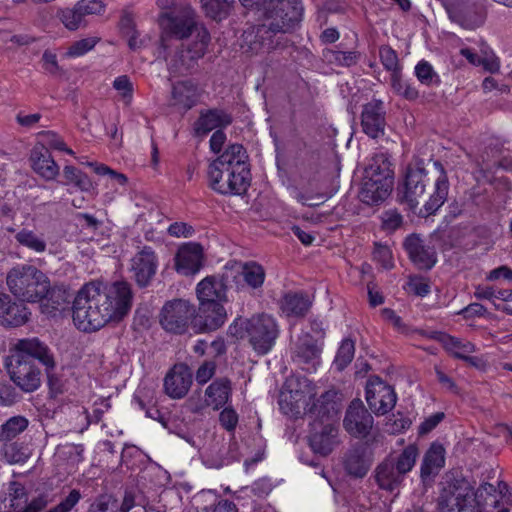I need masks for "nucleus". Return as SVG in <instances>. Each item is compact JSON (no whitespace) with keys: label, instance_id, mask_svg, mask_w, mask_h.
I'll use <instances>...</instances> for the list:
<instances>
[{"label":"nucleus","instance_id":"obj_58","mask_svg":"<svg viewBox=\"0 0 512 512\" xmlns=\"http://www.w3.org/2000/svg\"><path fill=\"white\" fill-rule=\"evenodd\" d=\"M44 142L53 149L64 151L70 155H73L74 152L70 148H68L65 144V142L62 140L61 137H59L56 133L52 131H43L39 134Z\"/></svg>","mask_w":512,"mask_h":512},{"label":"nucleus","instance_id":"obj_54","mask_svg":"<svg viewBox=\"0 0 512 512\" xmlns=\"http://www.w3.org/2000/svg\"><path fill=\"white\" fill-rule=\"evenodd\" d=\"M89 512H118L117 500L111 495H100L91 504Z\"/></svg>","mask_w":512,"mask_h":512},{"label":"nucleus","instance_id":"obj_34","mask_svg":"<svg viewBox=\"0 0 512 512\" xmlns=\"http://www.w3.org/2000/svg\"><path fill=\"white\" fill-rule=\"evenodd\" d=\"M294 380L288 381L286 389L279 395L281 411L289 416L297 417L301 414V408L305 403V395L298 388H293Z\"/></svg>","mask_w":512,"mask_h":512},{"label":"nucleus","instance_id":"obj_5","mask_svg":"<svg viewBox=\"0 0 512 512\" xmlns=\"http://www.w3.org/2000/svg\"><path fill=\"white\" fill-rule=\"evenodd\" d=\"M394 184V171L387 153L375 154L365 169L360 200L367 205H378L390 195Z\"/></svg>","mask_w":512,"mask_h":512},{"label":"nucleus","instance_id":"obj_39","mask_svg":"<svg viewBox=\"0 0 512 512\" xmlns=\"http://www.w3.org/2000/svg\"><path fill=\"white\" fill-rule=\"evenodd\" d=\"M235 280L233 284L238 288L241 281H244L249 287L253 289L260 288L265 280V271L263 267L256 262H249L244 264L240 270H234Z\"/></svg>","mask_w":512,"mask_h":512},{"label":"nucleus","instance_id":"obj_7","mask_svg":"<svg viewBox=\"0 0 512 512\" xmlns=\"http://www.w3.org/2000/svg\"><path fill=\"white\" fill-rule=\"evenodd\" d=\"M418 455V448L413 444L408 445L397 456L388 455L374 470L378 487L388 492L399 490L406 475L415 466Z\"/></svg>","mask_w":512,"mask_h":512},{"label":"nucleus","instance_id":"obj_52","mask_svg":"<svg viewBox=\"0 0 512 512\" xmlns=\"http://www.w3.org/2000/svg\"><path fill=\"white\" fill-rule=\"evenodd\" d=\"M379 56L381 63L383 64L386 70L391 71V74L400 72L397 53L390 46L380 47Z\"/></svg>","mask_w":512,"mask_h":512},{"label":"nucleus","instance_id":"obj_10","mask_svg":"<svg viewBox=\"0 0 512 512\" xmlns=\"http://www.w3.org/2000/svg\"><path fill=\"white\" fill-rule=\"evenodd\" d=\"M161 26L164 32L177 39H184L198 31L203 25L196 20V13L188 3H181L170 12L161 14Z\"/></svg>","mask_w":512,"mask_h":512},{"label":"nucleus","instance_id":"obj_31","mask_svg":"<svg viewBox=\"0 0 512 512\" xmlns=\"http://www.w3.org/2000/svg\"><path fill=\"white\" fill-rule=\"evenodd\" d=\"M7 490L6 495L0 496V512H24L28 502V494L24 485L11 481Z\"/></svg>","mask_w":512,"mask_h":512},{"label":"nucleus","instance_id":"obj_41","mask_svg":"<svg viewBox=\"0 0 512 512\" xmlns=\"http://www.w3.org/2000/svg\"><path fill=\"white\" fill-rule=\"evenodd\" d=\"M29 421L26 417L17 415L9 418L0 426V442L7 443L27 429Z\"/></svg>","mask_w":512,"mask_h":512},{"label":"nucleus","instance_id":"obj_32","mask_svg":"<svg viewBox=\"0 0 512 512\" xmlns=\"http://www.w3.org/2000/svg\"><path fill=\"white\" fill-rule=\"evenodd\" d=\"M321 346L310 334H303L295 345V358L298 362L310 365L312 368L319 363Z\"/></svg>","mask_w":512,"mask_h":512},{"label":"nucleus","instance_id":"obj_49","mask_svg":"<svg viewBox=\"0 0 512 512\" xmlns=\"http://www.w3.org/2000/svg\"><path fill=\"white\" fill-rule=\"evenodd\" d=\"M354 352V342L351 339H344L334 360V364L339 371L343 370L353 360Z\"/></svg>","mask_w":512,"mask_h":512},{"label":"nucleus","instance_id":"obj_42","mask_svg":"<svg viewBox=\"0 0 512 512\" xmlns=\"http://www.w3.org/2000/svg\"><path fill=\"white\" fill-rule=\"evenodd\" d=\"M205 14L213 20L227 18L235 4V0H201Z\"/></svg>","mask_w":512,"mask_h":512},{"label":"nucleus","instance_id":"obj_64","mask_svg":"<svg viewBox=\"0 0 512 512\" xmlns=\"http://www.w3.org/2000/svg\"><path fill=\"white\" fill-rule=\"evenodd\" d=\"M216 364L214 361H205L196 372V381L199 384H205L214 375Z\"/></svg>","mask_w":512,"mask_h":512},{"label":"nucleus","instance_id":"obj_23","mask_svg":"<svg viewBox=\"0 0 512 512\" xmlns=\"http://www.w3.org/2000/svg\"><path fill=\"white\" fill-rule=\"evenodd\" d=\"M226 316V311L221 303L204 302L199 304L192 325L197 332L214 331L224 324Z\"/></svg>","mask_w":512,"mask_h":512},{"label":"nucleus","instance_id":"obj_14","mask_svg":"<svg viewBox=\"0 0 512 512\" xmlns=\"http://www.w3.org/2000/svg\"><path fill=\"white\" fill-rule=\"evenodd\" d=\"M426 170L424 162L418 160L414 165L406 168L403 184L397 189L398 199L401 203H405L410 209H414L419 204V198L422 197L426 190Z\"/></svg>","mask_w":512,"mask_h":512},{"label":"nucleus","instance_id":"obj_13","mask_svg":"<svg viewBox=\"0 0 512 512\" xmlns=\"http://www.w3.org/2000/svg\"><path fill=\"white\" fill-rule=\"evenodd\" d=\"M210 42V34L205 27H201L195 40L184 47L178 49L169 63V69L172 73L184 75L189 72L196 62L202 58Z\"/></svg>","mask_w":512,"mask_h":512},{"label":"nucleus","instance_id":"obj_9","mask_svg":"<svg viewBox=\"0 0 512 512\" xmlns=\"http://www.w3.org/2000/svg\"><path fill=\"white\" fill-rule=\"evenodd\" d=\"M326 395H322L312 407L309 413L316 418H326L327 422L315 420L312 424V432L308 437L309 446L314 453L322 456L329 455L339 444L338 429L330 421V412L334 411V402H326Z\"/></svg>","mask_w":512,"mask_h":512},{"label":"nucleus","instance_id":"obj_37","mask_svg":"<svg viewBox=\"0 0 512 512\" xmlns=\"http://www.w3.org/2000/svg\"><path fill=\"white\" fill-rule=\"evenodd\" d=\"M73 294H71L63 286L50 287L46 296L43 298V312L54 314L57 311L65 310L71 302Z\"/></svg>","mask_w":512,"mask_h":512},{"label":"nucleus","instance_id":"obj_2","mask_svg":"<svg viewBox=\"0 0 512 512\" xmlns=\"http://www.w3.org/2000/svg\"><path fill=\"white\" fill-rule=\"evenodd\" d=\"M129 283L117 281L103 287L99 282L85 284L73 299V321L84 332L97 331L109 321H120L132 306Z\"/></svg>","mask_w":512,"mask_h":512},{"label":"nucleus","instance_id":"obj_59","mask_svg":"<svg viewBox=\"0 0 512 512\" xmlns=\"http://www.w3.org/2000/svg\"><path fill=\"white\" fill-rule=\"evenodd\" d=\"M81 497L80 491L73 489L57 506L47 512H69L79 502Z\"/></svg>","mask_w":512,"mask_h":512},{"label":"nucleus","instance_id":"obj_56","mask_svg":"<svg viewBox=\"0 0 512 512\" xmlns=\"http://www.w3.org/2000/svg\"><path fill=\"white\" fill-rule=\"evenodd\" d=\"M19 399V393L11 384L0 381V406H12Z\"/></svg>","mask_w":512,"mask_h":512},{"label":"nucleus","instance_id":"obj_30","mask_svg":"<svg viewBox=\"0 0 512 512\" xmlns=\"http://www.w3.org/2000/svg\"><path fill=\"white\" fill-rule=\"evenodd\" d=\"M232 116L222 109H209L201 112L195 122L197 135L204 136L216 128L226 127L232 123Z\"/></svg>","mask_w":512,"mask_h":512},{"label":"nucleus","instance_id":"obj_51","mask_svg":"<svg viewBox=\"0 0 512 512\" xmlns=\"http://www.w3.org/2000/svg\"><path fill=\"white\" fill-rule=\"evenodd\" d=\"M58 16L64 26L69 30L78 29L84 20V16L78 11L76 5L71 9L66 8L60 10Z\"/></svg>","mask_w":512,"mask_h":512},{"label":"nucleus","instance_id":"obj_46","mask_svg":"<svg viewBox=\"0 0 512 512\" xmlns=\"http://www.w3.org/2000/svg\"><path fill=\"white\" fill-rule=\"evenodd\" d=\"M15 239L19 244L22 246H25L37 253H43L46 250V242L45 240L35 234L33 231L28 229H22L20 230L16 236Z\"/></svg>","mask_w":512,"mask_h":512},{"label":"nucleus","instance_id":"obj_48","mask_svg":"<svg viewBox=\"0 0 512 512\" xmlns=\"http://www.w3.org/2000/svg\"><path fill=\"white\" fill-rule=\"evenodd\" d=\"M418 80L427 86H438L441 83L439 75L427 61H420L415 67Z\"/></svg>","mask_w":512,"mask_h":512},{"label":"nucleus","instance_id":"obj_61","mask_svg":"<svg viewBox=\"0 0 512 512\" xmlns=\"http://www.w3.org/2000/svg\"><path fill=\"white\" fill-rule=\"evenodd\" d=\"M110 408L109 402L106 400L101 401L99 407H95L93 409L92 414H89L88 411L83 408L81 413L85 415L86 418V426L85 429L91 424V423H99L102 420V417L104 413H106Z\"/></svg>","mask_w":512,"mask_h":512},{"label":"nucleus","instance_id":"obj_1","mask_svg":"<svg viewBox=\"0 0 512 512\" xmlns=\"http://www.w3.org/2000/svg\"><path fill=\"white\" fill-rule=\"evenodd\" d=\"M255 11L258 23L242 34L241 47L251 54H259L287 46L285 36L295 29L303 16L301 0H241Z\"/></svg>","mask_w":512,"mask_h":512},{"label":"nucleus","instance_id":"obj_16","mask_svg":"<svg viewBox=\"0 0 512 512\" xmlns=\"http://www.w3.org/2000/svg\"><path fill=\"white\" fill-rule=\"evenodd\" d=\"M235 275L233 269H226L219 277L207 276L199 282L196 289L199 304L227 301V291L233 287Z\"/></svg>","mask_w":512,"mask_h":512},{"label":"nucleus","instance_id":"obj_28","mask_svg":"<svg viewBox=\"0 0 512 512\" xmlns=\"http://www.w3.org/2000/svg\"><path fill=\"white\" fill-rule=\"evenodd\" d=\"M431 161L437 172V178L434 191L424 205L427 215L434 214L445 203L449 192V181L443 164L439 160Z\"/></svg>","mask_w":512,"mask_h":512},{"label":"nucleus","instance_id":"obj_55","mask_svg":"<svg viewBox=\"0 0 512 512\" xmlns=\"http://www.w3.org/2000/svg\"><path fill=\"white\" fill-rule=\"evenodd\" d=\"M99 38L89 37L74 42L69 48L67 54L72 57H79L92 50L98 43Z\"/></svg>","mask_w":512,"mask_h":512},{"label":"nucleus","instance_id":"obj_57","mask_svg":"<svg viewBox=\"0 0 512 512\" xmlns=\"http://www.w3.org/2000/svg\"><path fill=\"white\" fill-rule=\"evenodd\" d=\"M113 87L121 94L126 104L132 99L133 84L126 75L117 77L113 82Z\"/></svg>","mask_w":512,"mask_h":512},{"label":"nucleus","instance_id":"obj_27","mask_svg":"<svg viewBox=\"0 0 512 512\" xmlns=\"http://www.w3.org/2000/svg\"><path fill=\"white\" fill-rule=\"evenodd\" d=\"M30 312L23 303L12 301L8 294L0 293V324L19 327L29 319Z\"/></svg>","mask_w":512,"mask_h":512},{"label":"nucleus","instance_id":"obj_21","mask_svg":"<svg viewBox=\"0 0 512 512\" xmlns=\"http://www.w3.org/2000/svg\"><path fill=\"white\" fill-rule=\"evenodd\" d=\"M11 351L12 354L23 356L24 359L33 361V363L38 360L46 370H52L55 367L54 356L50 348L37 337L18 340Z\"/></svg>","mask_w":512,"mask_h":512},{"label":"nucleus","instance_id":"obj_18","mask_svg":"<svg viewBox=\"0 0 512 512\" xmlns=\"http://www.w3.org/2000/svg\"><path fill=\"white\" fill-rule=\"evenodd\" d=\"M405 251L412 263L421 270H430L437 262L435 247L419 234L407 236L403 242Z\"/></svg>","mask_w":512,"mask_h":512},{"label":"nucleus","instance_id":"obj_33","mask_svg":"<svg viewBox=\"0 0 512 512\" xmlns=\"http://www.w3.org/2000/svg\"><path fill=\"white\" fill-rule=\"evenodd\" d=\"M445 464V449L439 443H432L426 451L420 468V477L426 481L436 475Z\"/></svg>","mask_w":512,"mask_h":512},{"label":"nucleus","instance_id":"obj_20","mask_svg":"<svg viewBox=\"0 0 512 512\" xmlns=\"http://www.w3.org/2000/svg\"><path fill=\"white\" fill-rule=\"evenodd\" d=\"M343 425L346 431L356 437L365 438L373 427V417L360 399H354L349 404Z\"/></svg>","mask_w":512,"mask_h":512},{"label":"nucleus","instance_id":"obj_26","mask_svg":"<svg viewBox=\"0 0 512 512\" xmlns=\"http://www.w3.org/2000/svg\"><path fill=\"white\" fill-rule=\"evenodd\" d=\"M203 249L201 245L189 243L181 246L175 256L177 272L189 276L196 274L202 266Z\"/></svg>","mask_w":512,"mask_h":512},{"label":"nucleus","instance_id":"obj_3","mask_svg":"<svg viewBox=\"0 0 512 512\" xmlns=\"http://www.w3.org/2000/svg\"><path fill=\"white\" fill-rule=\"evenodd\" d=\"M248 156L240 144L230 145L208 169L210 187L222 195H241L250 185Z\"/></svg>","mask_w":512,"mask_h":512},{"label":"nucleus","instance_id":"obj_24","mask_svg":"<svg viewBox=\"0 0 512 512\" xmlns=\"http://www.w3.org/2000/svg\"><path fill=\"white\" fill-rule=\"evenodd\" d=\"M192 385V373L186 364H175L164 379L165 393L173 399L185 397Z\"/></svg>","mask_w":512,"mask_h":512},{"label":"nucleus","instance_id":"obj_63","mask_svg":"<svg viewBox=\"0 0 512 512\" xmlns=\"http://www.w3.org/2000/svg\"><path fill=\"white\" fill-rule=\"evenodd\" d=\"M76 6L84 17L86 15L100 13L103 10V4L99 0H80L77 2Z\"/></svg>","mask_w":512,"mask_h":512},{"label":"nucleus","instance_id":"obj_35","mask_svg":"<svg viewBox=\"0 0 512 512\" xmlns=\"http://www.w3.org/2000/svg\"><path fill=\"white\" fill-rule=\"evenodd\" d=\"M196 102L197 86L192 81H180L173 85L170 105L189 110Z\"/></svg>","mask_w":512,"mask_h":512},{"label":"nucleus","instance_id":"obj_15","mask_svg":"<svg viewBox=\"0 0 512 512\" xmlns=\"http://www.w3.org/2000/svg\"><path fill=\"white\" fill-rule=\"evenodd\" d=\"M7 370L10 379L22 391L30 393L40 387L41 371L33 361L26 360L23 356L11 354L9 363H7Z\"/></svg>","mask_w":512,"mask_h":512},{"label":"nucleus","instance_id":"obj_44","mask_svg":"<svg viewBox=\"0 0 512 512\" xmlns=\"http://www.w3.org/2000/svg\"><path fill=\"white\" fill-rule=\"evenodd\" d=\"M323 53L330 63L340 67H351L356 65L360 59V53L357 51L326 49Z\"/></svg>","mask_w":512,"mask_h":512},{"label":"nucleus","instance_id":"obj_8","mask_svg":"<svg viewBox=\"0 0 512 512\" xmlns=\"http://www.w3.org/2000/svg\"><path fill=\"white\" fill-rule=\"evenodd\" d=\"M6 281L11 293L23 302L42 301L49 291L48 277L32 265L12 268Z\"/></svg>","mask_w":512,"mask_h":512},{"label":"nucleus","instance_id":"obj_40","mask_svg":"<svg viewBox=\"0 0 512 512\" xmlns=\"http://www.w3.org/2000/svg\"><path fill=\"white\" fill-rule=\"evenodd\" d=\"M430 338L441 343L443 348L454 358H456V354H471L476 351V347L472 342L463 341L444 332H433Z\"/></svg>","mask_w":512,"mask_h":512},{"label":"nucleus","instance_id":"obj_62","mask_svg":"<svg viewBox=\"0 0 512 512\" xmlns=\"http://www.w3.org/2000/svg\"><path fill=\"white\" fill-rule=\"evenodd\" d=\"M403 218L396 210H389L382 215V226L386 230H396L402 225Z\"/></svg>","mask_w":512,"mask_h":512},{"label":"nucleus","instance_id":"obj_4","mask_svg":"<svg viewBox=\"0 0 512 512\" xmlns=\"http://www.w3.org/2000/svg\"><path fill=\"white\" fill-rule=\"evenodd\" d=\"M229 331L238 339H246L259 355H265L272 349L279 334L275 319L265 313L246 319L238 318Z\"/></svg>","mask_w":512,"mask_h":512},{"label":"nucleus","instance_id":"obj_19","mask_svg":"<svg viewBox=\"0 0 512 512\" xmlns=\"http://www.w3.org/2000/svg\"><path fill=\"white\" fill-rule=\"evenodd\" d=\"M362 131L372 139H378L385 134L386 110L383 101L372 99L362 106L361 111Z\"/></svg>","mask_w":512,"mask_h":512},{"label":"nucleus","instance_id":"obj_60","mask_svg":"<svg viewBox=\"0 0 512 512\" xmlns=\"http://www.w3.org/2000/svg\"><path fill=\"white\" fill-rule=\"evenodd\" d=\"M373 258L384 268L389 269L393 266L392 253L388 246L376 243L373 250Z\"/></svg>","mask_w":512,"mask_h":512},{"label":"nucleus","instance_id":"obj_12","mask_svg":"<svg viewBox=\"0 0 512 512\" xmlns=\"http://www.w3.org/2000/svg\"><path fill=\"white\" fill-rule=\"evenodd\" d=\"M195 308L187 300L174 299L164 304L159 321L164 330L174 334H183L193 322Z\"/></svg>","mask_w":512,"mask_h":512},{"label":"nucleus","instance_id":"obj_17","mask_svg":"<svg viewBox=\"0 0 512 512\" xmlns=\"http://www.w3.org/2000/svg\"><path fill=\"white\" fill-rule=\"evenodd\" d=\"M397 396L390 385L381 378L372 377L366 387V401L376 415L388 413L396 404Z\"/></svg>","mask_w":512,"mask_h":512},{"label":"nucleus","instance_id":"obj_43","mask_svg":"<svg viewBox=\"0 0 512 512\" xmlns=\"http://www.w3.org/2000/svg\"><path fill=\"white\" fill-rule=\"evenodd\" d=\"M64 185L73 184L82 192H90L94 189L93 182L83 171L74 166L66 165L63 169Z\"/></svg>","mask_w":512,"mask_h":512},{"label":"nucleus","instance_id":"obj_6","mask_svg":"<svg viewBox=\"0 0 512 512\" xmlns=\"http://www.w3.org/2000/svg\"><path fill=\"white\" fill-rule=\"evenodd\" d=\"M438 512H482L470 483L454 474H446L436 499Z\"/></svg>","mask_w":512,"mask_h":512},{"label":"nucleus","instance_id":"obj_29","mask_svg":"<svg viewBox=\"0 0 512 512\" xmlns=\"http://www.w3.org/2000/svg\"><path fill=\"white\" fill-rule=\"evenodd\" d=\"M33 170L46 180H54L59 174V166L44 144H36L31 151Z\"/></svg>","mask_w":512,"mask_h":512},{"label":"nucleus","instance_id":"obj_38","mask_svg":"<svg viewBox=\"0 0 512 512\" xmlns=\"http://www.w3.org/2000/svg\"><path fill=\"white\" fill-rule=\"evenodd\" d=\"M309 296L302 292H288L284 295L281 309L287 316L304 317L311 307Z\"/></svg>","mask_w":512,"mask_h":512},{"label":"nucleus","instance_id":"obj_50","mask_svg":"<svg viewBox=\"0 0 512 512\" xmlns=\"http://www.w3.org/2000/svg\"><path fill=\"white\" fill-rule=\"evenodd\" d=\"M391 86L395 93L407 100H415L419 96L415 87L402 80L400 72L391 74Z\"/></svg>","mask_w":512,"mask_h":512},{"label":"nucleus","instance_id":"obj_45","mask_svg":"<svg viewBox=\"0 0 512 512\" xmlns=\"http://www.w3.org/2000/svg\"><path fill=\"white\" fill-rule=\"evenodd\" d=\"M149 505V500L145 494L138 489H126L121 502L118 507V512H129L134 507H142L146 510Z\"/></svg>","mask_w":512,"mask_h":512},{"label":"nucleus","instance_id":"obj_47","mask_svg":"<svg viewBox=\"0 0 512 512\" xmlns=\"http://www.w3.org/2000/svg\"><path fill=\"white\" fill-rule=\"evenodd\" d=\"M2 444L3 455L9 463H23L29 457L27 449L21 443L10 441Z\"/></svg>","mask_w":512,"mask_h":512},{"label":"nucleus","instance_id":"obj_22","mask_svg":"<svg viewBox=\"0 0 512 512\" xmlns=\"http://www.w3.org/2000/svg\"><path fill=\"white\" fill-rule=\"evenodd\" d=\"M158 259L150 246H143L131 259V271L139 287L148 286L154 278Z\"/></svg>","mask_w":512,"mask_h":512},{"label":"nucleus","instance_id":"obj_36","mask_svg":"<svg viewBox=\"0 0 512 512\" xmlns=\"http://www.w3.org/2000/svg\"><path fill=\"white\" fill-rule=\"evenodd\" d=\"M231 391V381L228 378H218L207 387L205 402L208 406L219 409L228 402Z\"/></svg>","mask_w":512,"mask_h":512},{"label":"nucleus","instance_id":"obj_25","mask_svg":"<svg viewBox=\"0 0 512 512\" xmlns=\"http://www.w3.org/2000/svg\"><path fill=\"white\" fill-rule=\"evenodd\" d=\"M372 456L368 448L358 443L352 446L343 457V466L348 475L363 478L372 465Z\"/></svg>","mask_w":512,"mask_h":512},{"label":"nucleus","instance_id":"obj_11","mask_svg":"<svg viewBox=\"0 0 512 512\" xmlns=\"http://www.w3.org/2000/svg\"><path fill=\"white\" fill-rule=\"evenodd\" d=\"M449 19L464 29L473 30L485 23L487 12L480 0H445Z\"/></svg>","mask_w":512,"mask_h":512},{"label":"nucleus","instance_id":"obj_53","mask_svg":"<svg viewBox=\"0 0 512 512\" xmlns=\"http://www.w3.org/2000/svg\"><path fill=\"white\" fill-rule=\"evenodd\" d=\"M461 55H463L471 64L479 66L483 65L486 70L494 73L499 70V62L496 59L481 58L477 54L473 53L469 48L461 49Z\"/></svg>","mask_w":512,"mask_h":512}]
</instances>
